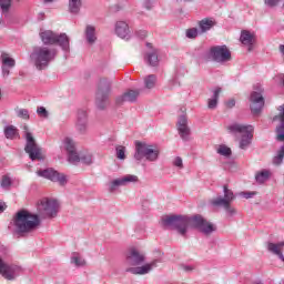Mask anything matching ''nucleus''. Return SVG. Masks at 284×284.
<instances>
[{
  "instance_id": "c756f323",
  "label": "nucleus",
  "mask_w": 284,
  "mask_h": 284,
  "mask_svg": "<svg viewBox=\"0 0 284 284\" xmlns=\"http://www.w3.org/2000/svg\"><path fill=\"white\" fill-rule=\"evenodd\" d=\"M81 0H69V12H71L72 14H79L80 10H81Z\"/></svg>"
},
{
  "instance_id": "49530a36",
  "label": "nucleus",
  "mask_w": 284,
  "mask_h": 284,
  "mask_svg": "<svg viewBox=\"0 0 284 284\" xmlns=\"http://www.w3.org/2000/svg\"><path fill=\"white\" fill-rule=\"evenodd\" d=\"M234 105H236V101L234 100H230L229 102H226V108H234Z\"/></svg>"
},
{
  "instance_id": "58836bf2",
  "label": "nucleus",
  "mask_w": 284,
  "mask_h": 284,
  "mask_svg": "<svg viewBox=\"0 0 284 284\" xmlns=\"http://www.w3.org/2000/svg\"><path fill=\"white\" fill-rule=\"evenodd\" d=\"M71 263H74L78 267H83V265H85V260L75 256L71 258Z\"/></svg>"
},
{
  "instance_id": "a19ab883",
  "label": "nucleus",
  "mask_w": 284,
  "mask_h": 284,
  "mask_svg": "<svg viewBox=\"0 0 284 284\" xmlns=\"http://www.w3.org/2000/svg\"><path fill=\"white\" fill-rule=\"evenodd\" d=\"M10 185H12V181L4 175L1 181V187H10Z\"/></svg>"
},
{
  "instance_id": "79ce46f5",
  "label": "nucleus",
  "mask_w": 284,
  "mask_h": 284,
  "mask_svg": "<svg viewBox=\"0 0 284 284\" xmlns=\"http://www.w3.org/2000/svg\"><path fill=\"white\" fill-rule=\"evenodd\" d=\"M37 113L39 114V116H43V119H48V110H45V108L39 106L37 109Z\"/></svg>"
},
{
  "instance_id": "b1692460",
  "label": "nucleus",
  "mask_w": 284,
  "mask_h": 284,
  "mask_svg": "<svg viewBox=\"0 0 284 284\" xmlns=\"http://www.w3.org/2000/svg\"><path fill=\"white\" fill-rule=\"evenodd\" d=\"M241 43L243 45H248V52H252V45H254V34H252L250 31H242L240 37Z\"/></svg>"
},
{
  "instance_id": "09e8293b",
  "label": "nucleus",
  "mask_w": 284,
  "mask_h": 284,
  "mask_svg": "<svg viewBox=\"0 0 284 284\" xmlns=\"http://www.w3.org/2000/svg\"><path fill=\"white\" fill-rule=\"evenodd\" d=\"M2 72H3V74H6L7 77H8V74H10V71L7 70L6 68H2Z\"/></svg>"
},
{
  "instance_id": "a18cd8bd",
  "label": "nucleus",
  "mask_w": 284,
  "mask_h": 284,
  "mask_svg": "<svg viewBox=\"0 0 284 284\" xmlns=\"http://www.w3.org/2000/svg\"><path fill=\"white\" fill-rule=\"evenodd\" d=\"M173 165H175V168H183V159L175 158Z\"/></svg>"
},
{
  "instance_id": "a211bd4d",
  "label": "nucleus",
  "mask_w": 284,
  "mask_h": 284,
  "mask_svg": "<svg viewBox=\"0 0 284 284\" xmlns=\"http://www.w3.org/2000/svg\"><path fill=\"white\" fill-rule=\"evenodd\" d=\"M138 181L139 176L130 174L121 179H115L111 182V191L114 192V190L121 185H125L126 183H136Z\"/></svg>"
},
{
  "instance_id": "ea45409f",
  "label": "nucleus",
  "mask_w": 284,
  "mask_h": 284,
  "mask_svg": "<svg viewBox=\"0 0 284 284\" xmlns=\"http://www.w3.org/2000/svg\"><path fill=\"white\" fill-rule=\"evenodd\" d=\"M18 116L20 119H24V121H28V119H30V113H28V110H26V109H20L18 111Z\"/></svg>"
},
{
  "instance_id": "393cba45",
  "label": "nucleus",
  "mask_w": 284,
  "mask_h": 284,
  "mask_svg": "<svg viewBox=\"0 0 284 284\" xmlns=\"http://www.w3.org/2000/svg\"><path fill=\"white\" fill-rule=\"evenodd\" d=\"M197 26L200 28V34H205L213 26H216V22L210 18H204L197 22Z\"/></svg>"
},
{
  "instance_id": "39448f33",
  "label": "nucleus",
  "mask_w": 284,
  "mask_h": 284,
  "mask_svg": "<svg viewBox=\"0 0 284 284\" xmlns=\"http://www.w3.org/2000/svg\"><path fill=\"white\" fill-rule=\"evenodd\" d=\"M160 151L156 146L148 144L146 142L135 141V161H156L159 159Z\"/></svg>"
},
{
  "instance_id": "f3484780",
  "label": "nucleus",
  "mask_w": 284,
  "mask_h": 284,
  "mask_svg": "<svg viewBox=\"0 0 284 284\" xmlns=\"http://www.w3.org/2000/svg\"><path fill=\"white\" fill-rule=\"evenodd\" d=\"M154 267H156V261L144 264L142 266L129 267L126 268V272H129L130 274L143 276L144 274H150V272H152Z\"/></svg>"
},
{
  "instance_id": "603ef678",
  "label": "nucleus",
  "mask_w": 284,
  "mask_h": 284,
  "mask_svg": "<svg viewBox=\"0 0 284 284\" xmlns=\"http://www.w3.org/2000/svg\"><path fill=\"white\" fill-rule=\"evenodd\" d=\"M47 3H52L54 0H44Z\"/></svg>"
},
{
  "instance_id": "f257e3e1",
  "label": "nucleus",
  "mask_w": 284,
  "mask_h": 284,
  "mask_svg": "<svg viewBox=\"0 0 284 284\" xmlns=\"http://www.w3.org/2000/svg\"><path fill=\"white\" fill-rule=\"evenodd\" d=\"M162 225L170 230H176L182 236H185L189 225L196 227L203 234H212V232L216 231V226L201 215H194L193 217L169 215L162 219Z\"/></svg>"
},
{
  "instance_id": "bb28decb",
  "label": "nucleus",
  "mask_w": 284,
  "mask_h": 284,
  "mask_svg": "<svg viewBox=\"0 0 284 284\" xmlns=\"http://www.w3.org/2000/svg\"><path fill=\"white\" fill-rule=\"evenodd\" d=\"M85 37H87L88 43H94L97 41V29L90 24L87 26Z\"/></svg>"
},
{
  "instance_id": "3c124183",
  "label": "nucleus",
  "mask_w": 284,
  "mask_h": 284,
  "mask_svg": "<svg viewBox=\"0 0 284 284\" xmlns=\"http://www.w3.org/2000/svg\"><path fill=\"white\" fill-rule=\"evenodd\" d=\"M140 37L141 39H143L144 37H148V33L145 31H142V34Z\"/></svg>"
},
{
  "instance_id": "6e6552de",
  "label": "nucleus",
  "mask_w": 284,
  "mask_h": 284,
  "mask_svg": "<svg viewBox=\"0 0 284 284\" xmlns=\"http://www.w3.org/2000/svg\"><path fill=\"white\" fill-rule=\"evenodd\" d=\"M110 97V82L108 79H101L98 84V91L95 94V103L100 110H105L108 105V98Z\"/></svg>"
},
{
  "instance_id": "864d4df0",
  "label": "nucleus",
  "mask_w": 284,
  "mask_h": 284,
  "mask_svg": "<svg viewBox=\"0 0 284 284\" xmlns=\"http://www.w3.org/2000/svg\"><path fill=\"white\" fill-rule=\"evenodd\" d=\"M148 48H152V44L151 43H146Z\"/></svg>"
},
{
  "instance_id": "e433bc0d",
  "label": "nucleus",
  "mask_w": 284,
  "mask_h": 284,
  "mask_svg": "<svg viewBox=\"0 0 284 284\" xmlns=\"http://www.w3.org/2000/svg\"><path fill=\"white\" fill-rule=\"evenodd\" d=\"M116 156L120 161H124L125 159V146L119 145L115 148Z\"/></svg>"
},
{
  "instance_id": "4468645a",
  "label": "nucleus",
  "mask_w": 284,
  "mask_h": 284,
  "mask_svg": "<svg viewBox=\"0 0 284 284\" xmlns=\"http://www.w3.org/2000/svg\"><path fill=\"white\" fill-rule=\"evenodd\" d=\"M145 262V255L141 252H139V250L136 248H130L126 252V263L129 265H141V263Z\"/></svg>"
},
{
  "instance_id": "6ab92c4d",
  "label": "nucleus",
  "mask_w": 284,
  "mask_h": 284,
  "mask_svg": "<svg viewBox=\"0 0 284 284\" xmlns=\"http://www.w3.org/2000/svg\"><path fill=\"white\" fill-rule=\"evenodd\" d=\"M139 94H141L139 90H129L122 97L116 98L115 103L116 105H121V103L125 101H129L130 103H134V101L139 99Z\"/></svg>"
},
{
  "instance_id": "37998d69",
  "label": "nucleus",
  "mask_w": 284,
  "mask_h": 284,
  "mask_svg": "<svg viewBox=\"0 0 284 284\" xmlns=\"http://www.w3.org/2000/svg\"><path fill=\"white\" fill-rule=\"evenodd\" d=\"M281 0H264V3L266 4V6H270L271 8H274V7H276V6H278V2H280Z\"/></svg>"
},
{
  "instance_id": "2f4dec72",
  "label": "nucleus",
  "mask_w": 284,
  "mask_h": 284,
  "mask_svg": "<svg viewBox=\"0 0 284 284\" xmlns=\"http://www.w3.org/2000/svg\"><path fill=\"white\" fill-rule=\"evenodd\" d=\"M0 8L2 14H8V12H10V8H12V0H0Z\"/></svg>"
},
{
  "instance_id": "7ed1b4c3",
  "label": "nucleus",
  "mask_w": 284,
  "mask_h": 284,
  "mask_svg": "<svg viewBox=\"0 0 284 284\" xmlns=\"http://www.w3.org/2000/svg\"><path fill=\"white\" fill-rule=\"evenodd\" d=\"M23 139H26L27 144L24 146V151L29 154L31 161H41L43 159V154L41 153V148L37 144V140L34 139V134H32V130L27 124L22 125Z\"/></svg>"
},
{
  "instance_id": "f704fd0d",
  "label": "nucleus",
  "mask_w": 284,
  "mask_h": 284,
  "mask_svg": "<svg viewBox=\"0 0 284 284\" xmlns=\"http://www.w3.org/2000/svg\"><path fill=\"white\" fill-rule=\"evenodd\" d=\"M145 88L151 90V88H154L156 85V75L151 74L144 79Z\"/></svg>"
},
{
  "instance_id": "9b49d317",
  "label": "nucleus",
  "mask_w": 284,
  "mask_h": 284,
  "mask_svg": "<svg viewBox=\"0 0 284 284\" xmlns=\"http://www.w3.org/2000/svg\"><path fill=\"white\" fill-rule=\"evenodd\" d=\"M251 112L252 114H261V110L265 105V99L263 98V89L258 88L251 93Z\"/></svg>"
},
{
  "instance_id": "2eb2a0df",
  "label": "nucleus",
  "mask_w": 284,
  "mask_h": 284,
  "mask_svg": "<svg viewBox=\"0 0 284 284\" xmlns=\"http://www.w3.org/2000/svg\"><path fill=\"white\" fill-rule=\"evenodd\" d=\"M64 148L68 152L69 162L70 163H77L79 161V153H77V145L74 144V141L70 138L64 139Z\"/></svg>"
},
{
  "instance_id": "cd10ccee",
  "label": "nucleus",
  "mask_w": 284,
  "mask_h": 284,
  "mask_svg": "<svg viewBox=\"0 0 284 284\" xmlns=\"http://www.w3.org/2000/svg\"><path fill=\"white\" fill-rule=\"evenodd\" d=\"M6 139H10L11 141L14 139H19V130L16 129L14 125H9L4 129Z\"/></svg>"
},
{
  "instance_id": "de8ad7c7",
  "label": "nucleus",
  "mask_w": 284,
  "mask_h": 284,
  "mask_svg": "<svg viewBox=\"0 0 284 284\" xmlns=\"http://www.w3.org/2000/svg\"><path fill=\"white\" fill-rule=\"evenodd\" d=\"M192 270L194 268H192L191 266H184V272H192Z\"/></svg>"
},
{
  "instance_id": "f03ea898",
  "label": "nucleus",
  "mask_w": 284,
  "mask_h": 284,
  "mask_svg": "<svg viewBox=\"0 0 284 284\" xmlns=\"http://www.w3.org/2000/svg\"><path fill=\"white\" fill-rule=\"evenodd\" d=\"M14 225L20 234H30L41 225V217L27 210H21L16 214Z\"/></svg>"
},
{
  "instance_id": "f8f14e48",
  "label": "nucleus",
  "mask_w": 284,
  "mask_h": 284,
  "mask_svg": "<svg viewBox=\"0 0 284 284\" xmlns=\"http://www.w3.org/2000/svg\"><path fill=\"white\" fill-rule=\"evenodd\" d=\"M38 176H43V179H49L53 183H60V185H65L68 180L65 175L54 171L53 169L40 170L37 172Z\"/></svg>"
},
{
  "instance_id": "412c9836",
  "label": "nucleus",
  "mask_w": 284,
  "mask_h": 284,
  "mask_svg": "<svg viewBox=\"0 0 284 284\" xmlns=\"http://www.w3.org/2000/svg\"><path fill=\"white\" fill-rule=\"evenodd\" d=\"M77 130L83 134L88 130V113L85 111H81L78 113V121L75 124Z\"/></svg>"
},
{
  "instance_id": "7c9ffc66",
  "label": "nucleus",
  "mask_w": 284,
  "mask_h": 284,
  "mask_svg": "<svg viewBox=\"0 0 284 284\" xmlns=\"http://www.w3.org/2000/svg\"><path fill=\"white\" fill-rule=\"evenodd\" d=\"M79 159L75 163H83L84 165H92V154L84 151L78 154Z\"/></svg>"
},
{
  "instance_id": "a878e982",
  "label": "nucleus",
  "mask_w": 284,
  "mask_h": 284,
  "mask_svg": "<svg viewBox=\"0 0 284 284\" xmlns=\"http://www.w3.org/2000/svg\"><path fill=\"white\" fill-rule=\"evenodd\" d=\"M144 59L152 68H156V65H159V51L153 50L148 52Z\"/></svg>"
},
{
  "instance_id": "4c0bfd02",
  "label": "nucleus",
  "mask_w": 284,
  "mask_h": 284,
  "mask_svg": "<svg viewBox=\"0 0 284 284\" xmlns=\"http://www.w3.org/2000/svg\"><path fill=\"white\" fill-rule=\"evenodd\" d=\"M219 154H222V156H230L232 154V149L225 146V145H220L217 149Z\"/></svg>"
},
{
  "instance_id": "8fccbe9b",
  "label": "nucleus",
  "mask_w": 284,
  "mask_h": 284,
  "mask_svg": "<svg viewBox=\"0 0 284 284\" xmlns=\"http://www.w3.org/2000/svg\"><path fill=\"white\" fill-rule=\"evenodd\" d=\"M4 210H6V206H3V204H0V214L1 212H4Z\"/></svg>"
},
{
  "instance_id": "4be33fe9",
  "label": "nucleus",
  "mask_w": 284,
  "mask_h": 284,
  "mask_svg": "<svg viewBox=\"0 0 284 284\" xmlns=\"http://www.w3.org/2000/svg\"><path fill=\"white\" fill-rule=\"evenodd\" d=\"M283 247H284V242L280 243H267V250L271 252V254H275V256H278L281 261L284 262V256H283Z\"/></svg>"
},
{
  "instance_id": "20e7f679",
  "label": "nucleus",
  "mask_w": 284,
  "mask_h": 284,
  "mask_svg": "<svg viewBox=\"0 0 284 284\" xmlns=\"http://www.w3.org/2000/svg\"><path fill=\"white\" fill-rule=\"evenodd\" d=\"M229 132L232 134H240V148L241 150H246L250 146V143H252L253 133H254V126L252 125H245V124H232L227 126Z\"/></svg>"
},
{
  "instance_id": "9d476101",
  "label": "nucleus",
  "mask_w": 284,
  "mask_h": 284,
  "mask_svg": "<svg viewBox=\"0 0 284 284\" xmlns=\"http://www.w3.org/2000/svg\"><path fill=\"white\" fill-rule=\"evenodd\" d=\"M209 54L216 63H225L232 59V53L225 45L212 47Z\"/></svg>"
},
{
  "instance_id": "1a4fd4ad",
  "label": "nucleus",
  "mask_w": 284,
  "mask_h": 284,
  "mask_svg": "<svg viewBox=\"0 0 284 284\" xmlns=\"http://www.w3.org/2000/svg\"><path fill=\"white\" fill-rule=\"evenodd\" d=\"M234 200V192L224 186V197H217L213 200L211 203L215 206H222L229 214H236V210L230 205Z\"/></svg>"
},
{
  "instance_id": "c9c22d12",
  "label": "nucleus",
  "mask_w": 284,
  "mask_h": 284,
  "mask_svg": "<svg viewBox=\"0 0 284 284\" xmlns=\"http://www.w3.org/2000/svg\"><path fill=\"white\" fill-rule=\"evenodd\" d=\"M187 39H196L201 34V31L196 28H191L185 31Z\"/></svg>"
},
{
  "instance_id": "72a5a7b5",
  "label": "nucleus",
  "mask_w": 284,
  "mask_h": 284,
  "mask_svg": "<svg viewBox=\"0 0 284 284\" xmlns=\"http://www.w3.org/2000/svg\"><path fill=\"white\" fill-rule=\"evenodd\" d=\"M255 179L257 181V183H265V181H267V179H270V171H261L260 173H257L255 175Z\"/></svg>"
},
{
  "instance_id": "c03bdc74",
  "label": "nucleus",
  "mask_w": 284,
  "mask_h": 284,
  "mask_svg": "<svg viewBox=\"0 0 284 284\" xmlns=\"http://www.w3.org/2000/svg\"><path fill=\"white\" fill-rule=\"evenodd\" d=\"M240 196H244V199H252V196H256V192H241Z\"/></svg>"
},
{
  "instance_id": "423d86ee",
  "label": "nucleus",
  "mask_w": 284,
  "mask_h": 284,
  "mask_svg": "<svg viewBox=\"0 0 284 284\" xmlns=\"http://www.w3.org/2000/svg\"><path fill=\"white\" fill-rule=\"evenodd\" d=\"M52 59H54V52L48 49V47H38L31 53V61H33L37 70H44V68H48V64Z\"/></svg>"
},
{
  "instance_id": "c85d7f7f",
  "label": "nucleus",
  "mask_w": 284,
  "mask_h": 284,
  "mask_svg": "<svg viewBox=\"0 0 284 284\" xmlns=\"http://www.w3.org/2000/svg\"><path fill=\"white\" fill-rule=\"evenodd\" d=\"M221 94V88H216L213 92V99H209L207 108L210 110H214L216 105L219 104V97Z\"/></svg>"
},
{
  "instance_id": "ddd939ff",
  "label": "nucleus",
  "mask_w": 284,
  "mask_h": 284,
  "mask_svg": "<svg viewBox=\"0 0 284 284\" xmlns=\"http://www.w3.org/2000/svg\"><path fill=\"white\" fill-rule=\"evenodd\" d=\"M59 203L55 200L43 199L40 201L39 210L47 216H57Z\"/></svg>"
},
{
  "instance_id": "473e14b6",
  "label": "nucleus",
  "mask_w": 284,
  "mask_h": 284,
  "mask_svg": "<svg viewBox=\"0 0 284 284\" xmlns=\"http://www.w3.org/2000/svg\"><path fill=\"white\" fill-rule=\"evenodd\" d=\"M1 59L3 65H8L9 68H14V59L10 58V55L6 52L1 53Z\"/></svg>"
},
{
  "instance_id": "dca6fc26",
  "label": "nucleus",
  "mask_w": 284,
  "mask_h": 284,
  "mask_svg": "<svg viewBox=\"0 0 284 284\" xmlns=\"http://www.w3.org/2000/svg\"><path fill=\"white\" fill-rule=\"evenodd\" d=\"M16 272H17V266L6 263L0 257V274L1 276H3V278H7V281H14Z\"/></svg>"
},
{
  "instance_id": "aec40b11",
  "label": "nucleus",
  "mask_w": 284,
  "mask_h": 284,
  "mask_svg": "<svg viewBox=\"0 0 284 284\" xmlns=\"http://www.w3.org/2000/svg\"><path fill=\"white\" fill-rule=\"evenodd\" d=\"M178 130L181 139L187 141V136H190V128H187V118H185V115L180 116L178 122Z\"/></svg>"
},
{
  "instance_id": "5701e85b",
  "label": "nucleus",
  "mask_w": 284,
  "mask_h": 284,
  "mask_svg": "<svg viewBox=\"0 0 284 284\" xmlns=\"http://www.w3.org/2000/svg\"><path fill=\"white\" fill-rule=\"evenodd\" d=\"M115 33L120 39H126L128 34H130V28L128 27V22L118 21L115 23Z\"/></svg>"
},
{
  "instance_id": "0eeeda50",
  "label": "nucleus",
  "mask_w": 284,
  "mask_h": 284,
  "mask_svg": "<svg viewBox=\"0 0 284 284\" xmlns=\"http://www.w3.org/2000/svg\"><path fill=\"white\" fill-rule=\"evenodd\" d=\"M40 39L44 45H54V43H59L64 50H69L70 48V39L65 33L59 36L51 30H44L40 32Z\"/></svg>"
}]
</instances>
